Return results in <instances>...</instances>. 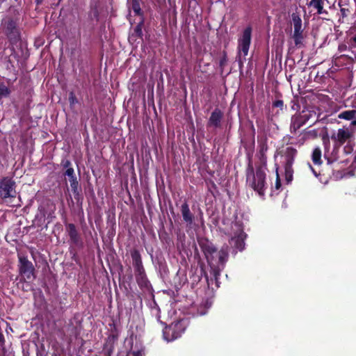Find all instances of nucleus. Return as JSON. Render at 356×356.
I'll return each mask as SVG.
<instances>
[{
    "label": "nucleus",
    "instance_id": "1",
    "mask_svg": "<svg viewBox=\"0 0 356 356\" xmlns=\"http://www.w3.org/2000/svg\"><path fill=\"white\" fill-rule=\"evenodd\" d=\"M331 139L334 142V149L332 158L327 159L328 163H332L338 160L339 157L337 156V153L339 147L345 143H346V145L344 146L343 149L344 154H350L353 152L355 146V135L353 131L350 130L348 128L339 129L336 134H333L332 135Z\"/></svg>",
    "mask_w": 356,
    "mask_h": 356
},
{
    "label": "nucleus",
    "instance_id": "2",
    "mask_svg": "<svg viewBox=\"0 0 356 356\" xmlns=\"http://www.w3.org/2000/svg\"><path fill=\"white\" fill-rule=\"evenodd\" d=\"M247 183L260 196L264 195L266 188L265 168H258L255 173L252 170L249 172L247 175Z\"/></svg>",
    "mask_w": 356,
    "mask_h": 356
},
{
    "label": "nucleus",
    "instance_id": "3",
    "mask_svg": "<svg viewBox=\"0 0 356 356\" xmlns=\"http://www.w3.org/2000/svg\"><path fill=\"white\" fill-rule=\"evenodd\" d=\"M187 326L186 321L181 319L172 323L163 330V337L167 341H172L180 337Z\"/></svg>",
    "mask_w": 356,
    "mask_h": 356
},
{
    "label": "nucleus",
    "instance_id": "4",
    "mask_svg": "<svg viewBox=\"0 0 356 356\" xmlns=\"http://www.w3.org/2000/svg\"><path fill=\"white\" fill-rule=\"evenodd\" d=\"M251 34L252 29L250 26H248L244 29L241 37L238 40V56L240 60L242 57L245 59L248 54L251 42Z\"/></svg>",
    "mask_w": 356,
    "mask_h": 356
},
{
    "label": "nucleus",
    "instance_id": "5",
    "mask_svg": "<svg viewBox=\"0 0 356 356\" xmlns=\"http://www.w3.org/2000/svg\"><path fill=\"white\" fill-rule=\"evenodd\" d=\"M234 236H232L229 241L230 245L236 250L241 251L244 249L245 234L240 224L235 222L232 225Z\"/></svg>",
    "mask_w": 356,
    "mask_h": 356
},
{
    "label": "nucleus",
    "instance_id": "6",
    "mask_svg": "<svg viewBox=\"0 0 356 356\" xmlns=\"http://www.w3.org/2000/svg\"><path fill=\"white\" fill-rule=\"evenodd\" d=\"M17 195L15 182L8 177L0 181V196L3 198L15 197Z\"/></svg>",
    "mask_w": 356,
    "mask_h": 356
},
{
    "label": "nucleus",
    "instance_id": "7",
    "mask_svg": "<svg viewBox=\"0 0 356 356\" xmlns=\"http://www.w3.org/2000/svg\"><path fill=\"white\" fill-rule=\"evenodd\" d=\"M19 259L20 273L27 280L33 278L34 268L32 263L24 257L19 256Z\"/></svg>",
    "mask_w": 356,
    "mask_h": 356
},
{
    "label": "nucleus",
    "instance_id": "8",
    "mask_svg": "<svg viewBox=\"0 0 356 356\" xmlns=\"http://www.w3.org/2000/svg\"><path fill=\"white\" fill-rule=\"evenodd\" d=\"M292 24L294 27V33L293 38H294L295 43L296 45L301 44L302 36V20L299 15L296 13H293L291 15Z\"/></svg>",
    "mask_w": 356,
    "mask_h": 356
},
{
    "label": "nucleus",
    "instance_id": "9",
    "mask_svg": "<svg viewBox=\"0 0 356 356\" xmlns=\"http://www.w3.org/2000/svg\"><path fill=\"white\" fill-rule=\"evenodd\" d=\"M309 117L310 115L305 111H302L301 114L293 116L291 119V129L293 131H296L309 119Z\"/></svg>",
    "mask_w": 356,
    "mask_h": 356
},
{
    "label": "nucleus",
    "instance_id": "10",
    "mask_svg": "<svg viewBox=\"0 0 356 356\" xmlns=\"http://www.w3.org/2000/svg\"><path fill=\"white\" fill-rule=\"evenodd\" d=\"M131 256L133 260V265L135 268L136 273L141 277H143L145 274V270L143 266L140 252H138V250H134L131 252Z\"/></svg>",
    "mask_w": 356,
    "mask_h": 356
},
{
    "label": "nucleus",
    "instance_id": "11",
    "mask_svg": "<svg viewBox=\"0 0 356 356\" xmlns=\"http://www.w3.org/2000/svg\"><path fill=\"white\" fill-rule=\"evenodd\" d=\"M325 1L324 0H313V10H315L316 12L313 13V15H318L321 16V18L325 19L328 17V12L324 8Z\"/></svg>",
    "mask_w": 356,
    "mask_h": 356
},
{
    "label": "nucleus",
    "instance_id": "12",
    "mask_svg": "<svg viewBox=\"0 0 356 356\" xmlns=\"http://www.w3.org/2000/svg\"><path fill=\"white\" fill-rule=\"evenodd\" d=\"M293 163V159L291 156H287L286 158V163L284 165V174H285V180L287 184L291 182L293 179V169L292 165Z\"/></svg>",
    "mask_w": 356,
    "mask_h": 356
},
{
    "label": "nucleus",
    "instance_id": "13",
    "mask_svg": "<svg viewBox=\"0 0 356 356\" xmlns=\"http://www.w3.org/2000/svg\"><path fill=\"white\" fill-rule=\"evenodd\" d=\"M338 118L346 120H352L350 125L356 127V110L353 109L342 111L338 115Z\"/></svg>",
    "mask_w": 356,
    "mask_h": 356
},
{
    "label": "nucleus",
    "instance_id": "14",
    "mask_svg": "<svg viewBox=\"0 0 356 356\" xmlns=\"http://www.w3.org/2000/svg\"><path fill=\"white\" fill-rule=\"evenodd\" d=\"M222 118V112L218 109H215L209 120V126L218 127L220 126L221 119Z\"/></svg>",
    "mask_w": 356,
    "mask_h": 356
},
{
    "label": "nucleus",
    "instance_id": "15",
    "mask_svg": "<svg viewBox=\"0 0 356 356\" xmlns=\"http://www.w3.org/2000/svg\"><path fill=\"white\" fill-rule=\"evenodd\" d=\"M181 211L184 220L188 225H191L193 223V217L187 203H184L181 205Z\"/></svg>",
    "mask_w": 356,
    "mask_h": 356
},
{
    "label": "nucleus",
    "instance_id": "16",
    "mask_svg": "<svg viewBox=\"0 0 356 356\" xmlns=\"http://www.w3.org/2000/svg\"><path fill=\"white\" fill-rule=\"evenodd\" d=\"M67 230L70 236V239L74 243L78 242L79 236L74 225L69 224L67 226Z\"/></svg>",
    "mask_w": 356,
    "mask_h": 356
},
{
    "label": "nucleus",
    "instance_id": "17",
    "mask_svg": "<svg viewBox=\"0 0 356 356\" xmlns=\"http://www.w3.org/2000/svg\"><path fill=\"white\" fill-rule=\"evenodd\" d=\"M228 257V247H222L218 252L219 262L224 264Z\"/></svg>",
    "mask_w": 356,
    "mask_h": 356
},
{
    "label": "nucleus",
    "instance_id": "18",
    "mask_svg": "<svg viewBox=\"0 0 356 356\" xmlns=\"http://www.w3.org/2000/svg\"><path fill=\"white\" fill-rule=\"evenodd\" d=\"M321 157V151L319 148H315L313 150V163L315 164H320Z\"/></svg>",
    "mask_w": 356,
    "mask_h": 356
},
{
    "label": "nucleus",
    "instance_id": "19",
    "mask_svg": "<svg viewBox=\"0 0 356 356\" xmlns=\"http://www.w3.org/2000/svg\"><path fill=\"white\" fill-rule=\"evenodd\" d=\"M10 90L4 84H0V99L9 96Z\"/></svg>",
    "mask_w": 356,
    "mask_h": 356
},
{
    "label": "nucleus",
    "instance_id": "20",
    "mask_svg": "<svg viewBox=\"0 0 356 356\" xmlns=\"http://www.w3.org/2000/svg\"><path fill=\"white\" fill-rule=\"evenodd\" d=\"M280 187H281V182H280V176H279V174L277 172V168L276 169V179H275V185L273 186V191L274 193L277 192V193L280 189Z\"/></svg>",
    "mask_w": 356,
    "mask_h": 356
},
{
    "label": "nucleus",
    "instance_id": "21",
    "mask_svg": "<svg viewBox=\"0 0 356 356\" xmlns=\"http://www.w3.org/2000/svg\"><path fill=\"white\" fill-rule=\"evenodd\" d=\"M113 353V347L111 345L106 344L103 349V356H111Z\"/></svg>",
    "mask_w": 356,
    "mask_h": 356
},
{
    "label": "nucleus",
    "instance_id": "22",
    "mask_svg": "<svg viewBox=\"0 0 356 356\" xmlns=\"http://www.w3.org/2000/svg\"><path fill=\"white\" fill-rule=\"evenodd\" d=\"M127 356H144V351L143 349L140 350H131L128 353Z\"/></svg>",
    "mask_w": 356,
    "mask_h": 356
},
{
    "label": "nucleus",
    "instance_id": "23",
    "mask_svg": "<svg viewBox=\"0 0 356 356\" xmlns=\"http://www.w3.org/2000/svg\"><path fill=\"white\" fill-rule=\"evenodd\" d=\"M65 175L67 176L70 178V179L76 177L74 175V170L72 167L68 168V169L66 170V171L65 172Z\"/></svg>",
    "mask_w": 356,
    "mask_h": 356
},
{
    "label": "nucleus",
    "instance_id": "24",
    "mask_svg": "<svg viewBox=\"0 0 356 356\" xmlns=\"http://www.w3.org/2000/svg\"><path fill=\"white\" fill-rule=\"evenodd\" d=\"M69 102L71 106H74L78 102L77 99L73 92L70 93Z\"/></svg>",
    "mask_w": 356,
    "mask_h": 356
},
{
    "label": "nucleus",
    "instance_id": "25",
    "mask_svg": "<svg viewBox=\"0 0 356 356\" xmlns=\"http://www.w3.org/2000/svg\"><path fill=\"white\" fill-rule=\"evenodd\" d=\"M341 9L340 12L341 13V15L343 17H347L348 15L350 13V10L348 8H343L341 3H339Z\"/></svg>",
    "mask_w": 356,
    "mask_h": 356
},
{
    "label": "nucleus",
    "instance_id": "26",
    "mask_svg": "<svg viewBox=\"0 0 356 356\" xmlns=\"http://www.w3.org/2000/svg\"><path fill=\"white\" fill-rule=\"evenodd\" d=\"M61 165L64 168L68 169V168H72L71 162L67 159H63L61 162Z\"/></svg>",
    "mask_w": 356,
    "mask_h": 356
},
{
    "label": "nucleus",
    "instance_id": "27",
    "mask_svg": "<svg viewBox=\"0 0 356 356\" xmlns=\"http://www.w3.org/2000/svg\"><path fill=\"white\" fill-rule=\"evenodd\" d=\"M71 187L74 191H75L77 188L78 186V181L76 180V178H73L70 179Z\"/></svg>",
    "mask_w": 356,
    "mask_h": 356
},
{
    "label": "nucleus",
    "instance_id": "28",
    "mask_svg": "<svg viewBox=\"0 0 356 356\" xmlns=\"http://www.w3.org/2000/svg\"><path fill=\"white\" fill-rule=\"evenodd\" d=\"M273 106H275V107L282 108V106H283V102L282 100L275 101L273 103Z\"/></svg>",
    "mask_w": 356,
    "mask_h": 356
},
{
    "label": "nucleus",
    "instance_id": "29",
    "mask_svg": "<svg viewBox=\"0 0 356 356\" xmlns=\"http://www.w3.org/2000/svg\"><path fill=\"white\" fill-rule=\"evenodd\" d=\"M133 9L136 14H139L140 8L138 4H134Z\"/></svg>",
    "mask_w": 356,
    "mask_h": 356
},
{
    "label": "nucleus",
    "instance_id": "30",
    "mask_svg": "<svg viewBox=\"0 0 356 356\" xmlns=\"http://www.w3.org/2000/svg\"><path fill=\"white\" fill-rule=\"evenodd\" d=\"M351 46L356 48V35L351 39Z\"/></svg>",
    "mask_w": 356,
    "mask_h": 356
},
{
    "label": "nucleus",
    "instance_id": "31",
    "mask_svg": "<svg viewBox=\"0 0 356 356\" xmlns=\"http://www.w3.org/2000/svg\"><path fill=\"white\" fill-rule=\"evenodd\" d=\"M266 150H267V147L265 145H263V147H261V154L262 156V159H264V155Z\"/></svg>",
    "mask_w": 356,
    "mask_h": 356
},
{
    "label": "nucleus",
    "instance_id": "32",
    "mask_svg": "<svg viewBox=\"0 0 356 356\" xmlns=\"http://www.w3.org/2000/svg\"><path fill=\"white\" fill-rule=\"evenodd\" d=\"M351 168L353 169H356V155H355L354 161L352 162Z\"/></svg>",
    "mask_w": 356,
    "mask_h": 356
},
{
    "label": "nucleus",
    "instance_id": "33",
    "mask_svg": "<svg viewBox=\"0 0 356 356\" xmlns=\"http://www.w3.org/2000/svg\"><path fill=\"white\" fill-rule=\"evenodd\" d=\"M287 151H288L289 154L292 155V154H295V150L291 149V148H288Z\"/></svg>",
    "mask_w": 356,
    "mask_h": 356
},
{
    "label": "nucleus",
    "instance_id": "34",
    "mask_svg": "<svg viewBox=\"0 0 356 356\" xmlns=\"http://www.w3.org/2000/svg\"><path fill=\"white\" fill-rule=\"evenodd\" d=\"M312 134H313V137L314 136H317V133L316 131L313 130V132H312Z\"/></svg>",
    "mask_w": 356,
    "mask_h": 356
},
{
    "label": "nucleus",
    "instance_id": "35",
    "mask_svg": "<svg viewBox=\"0 0 356 356\" xmlns=\"http://www.w3.org/2000/svg\"><path fill=\"white\" fill-rule=\"evenodd\" d=\"M312 172H313V174H314L316 176H317L316 172H315V170H314V169H313V170H312Z\"/></svg>",
    "mask_w": 356,
    "mask_h": 356
},
{
    "label": "nucleus",
    "instance_id": "36",
    "mask_svg": "<svg viewBox=\"0 0 356 356\" xmlns=\"http://www.w3.org/2000/svg\"><path fill=\"white\" fill-rule=\"evenodd\" d=\"M40 3V0H37V3L39 4Z\"/></svg>",
    "mask_w": 356,
    "mask_h": 356
}]
</instances>
